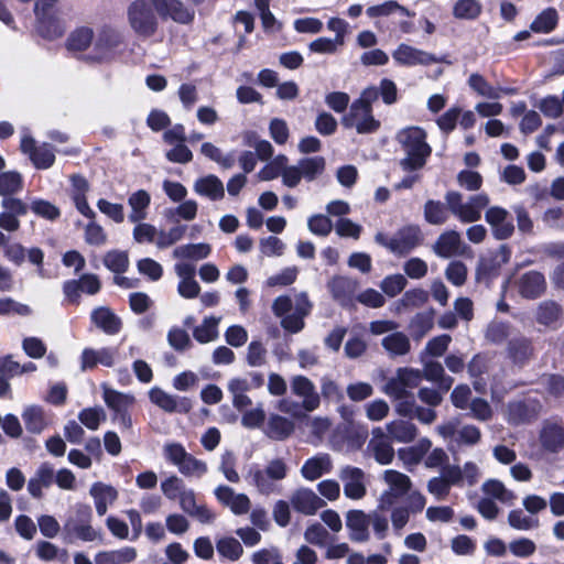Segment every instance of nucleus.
<instances>
[{
  "label": "nucleus",
  "mask_w": 564,
  "mask_h": 564,
  "mask_svg": "<svg viewBox=\"0 0 564 564\" xmlns=\"http://www.w3.org/2000/svg\"><path fill=\"white\" fill-rule=\"evenodd\" d=\"M405 156L400 161L403 171L412 172L422 169L432 149L426 142V133L420 127H408L397 134Z\"/></svg>",
  "instance_id": "nucleus-1"
},
{
  "label": "nucleus",
  "mask_w": 564,
  "mask_h": 564,
  "mask_svg": "<svg viewBox=\"0 0 564 564\" xmlns=\"http://www.w3.org/2000/svg\"><path fill=\"white\" fill-rule=\"evenodd\" d=\"M91 507L86 503H76L70 509L63 525L65 541L69 543L76 540L82 542L101 541L102 533L91 525Z\"/></svg>",
  "instance_id": "nucleus-2"
},
{
  "label": "nucleus",
  "mask_w": 564,
  "mask_h": 564,
  "mask_svg": "<svg viewBox=\"0 0 564 564\" xmlns=\"http://www.w3.org/2000/svg\"><path fill=\"white\" fill-rule=\"evenodd\" d=\"M288 475L286 464L280 459H273L264 468L252 466L249 468L246 480L254 486L264 496L280 495L282 486L280 481Z\"/></svg>",
  "instance_id": "nucleus-3"
},
{
  "label": "nucleus",
  "mask_w": 564,
  "mask_h": 564,
  "mask_svg": "<svg viewBox=\"0 0 564 564\" xmlns=\"http://www.w3.org/2000/svg\"><path fill=\"white\" fill-rule=\"evenodd\" d=\"M444 198L451 214L465 224L478 221L481 218V212L490 202L485 193L471 195L464 200L463 195L456 191H448Z\"/></svg>",
  "instance_id": "nucleus-4"
},
{
  "label": "nucleus",
  "mask_w": 564,
  "mask_h": 564,
  "mask_svg": "<svg viewBox=\"0 0 564 564\" xmlns=\"http://www.w3.org/2000/svg\"><path fill=\"white\" fill-rule=\"evenodd\" d=\"M163 455L164 458L176 466L178 471L185 477L200 478L208 470L207 464L187 453L181 443H166L163 446Z\"/></svg>",
  "instance_id": "nucleus-5"
},
{
  "label": "nucleus",
  "mask_w": 564,
  "mask_h": 564,
  "mask_svg": "<svg viewBox=\"0 0 564 564\" xmlns=\"http://www.w3.org/2000/svg\"><path fill=\"white\" fill-rule=\"evenodd\" d=\"M375 241L393 254L405 256L421 243L422 234L417 226L409 225L400 228L393 237H388L383 232H377Z\"/></svg>",
  "instance_id": "nucleus-6"
},
{
  "label": "nucleus",
  "mask_w": 564,
  "mask_h": 564,
  "mask_svg": "<svg viewBox=\"0 0 564 564\" xmlns=\"http://www.w3.org/2000/svg\"><path fill=\"white\" fill-rule=\"evenodd\" d=\"M39 33L48 40L63 35L65 24L58 15L57 0H37L34 7Z\"/></svg>",
  "instance_id": "nucleus-7"
},
{
  "label": "nucleus",
  "mask_w": 564,
  "mask_h": 564,
  "mask_svg": "<svg viewBox=\"0 0 564 564\" xmlns=\"http://www.w3.org/2000/svg\"><path fill=\"white\" fill-rule=\"evenodd\" d=\"M128 21L131 29L142 37L154 35L158 29L155 13L145 0H135L129 6Z\"/></svg>",
  "instance_id": "nucleus-8"
},
{
  "label": "nucleus",
  "mask_w": 564,
  "mask_h": 564,
  "mask_svg": "<svg viewBox=\"0 0 564 564\" xmlns=\"http://www.w3.org/2000/svg\"><path fill=\"white\" fill-rule=\"evenodd\" d=\"M121 42V34L118 31L104 28L96 37L94 36L93 47L85 58L97 63L109 62L115 57Z\"/></svg>",
  "instance_id": "nucleus-9"
},
{
  "label": "nucleus",
  "mask_w": 564,
  "mask_h": 564,
  "mask_svg": "<svg viewBox=\"0 0 564 564\" xmlns=\"http://www.w3.org/2000/svg\"><path fill=\"white\" fill-rule=\"evenodd\" d=\"M383 479L388 485V489L380 496L379 508L390 509L399 499L410 491L412 481L405 474L392 469L383 473Z\"/></svg>",
  "instance_id": "nucleus-10"
},
{
  "label": "nucleus",
  "mask_w": 564,
  "mask_h": 564,
  "mask_svg": "<svg viewBox=\"0 0 564 564\" xmlns=\"http://www.w3.org/2000/svg\"><path fill=\"white\" fill-rule=\"evenodd\" d=\"M345 128H355L359 134L375 133L380 128V121L373 117L372 107L352 102L349 111L341 120Z\"/></svg>",
  "instance_id": "nucleus-11"
},
{
  "label": "nucleus",
  "mask_w": 564,
  "mask_h": 564,
  "mask_svg": "<svg viewBox=\"0 0 564 564\" xmlns=\"http://www.w3.org/2000/svg\"><path fill=\"white\" fill-rule=\"evenodd\" d=\"M150 401L158 408L167 413H188L192 408V401L187 397L170 394L159 387H153L149 391Z\"/></svg>",
  "instance_id": "nucleus-12"
},
{
  "label": "nucleus",
  "mask_w": 564,
  "mask_h": 564,
  "mask_svg": "<svg viewBox=\"0 0 564 564\" xmlns=\"http://www.w3.org/2000/svg\"><path fill=\"white\" fill-rule=\"evenodd\" d=\"M291 391L302 400L301 406L306 412L315 411L321 404V397L315 384L305 376L297 375L292 377Z\"/></svg>",
  "instance_id": "nucleus-13"
},
{
  "label": "nucleus",
  "mask_w": 564,
  "mask_h": 564,
  "mask_svg": "<svg viewBox=\"0 0 564 564\" xmlns=\"http://www.w3.org/2000/svg\"><path fill=\"white\" fill-rule=\"evenodd\" d=\"M118 349L116 347L85 348L80 355V369L87 371L98 365L111 368L116 365Z\"/></svg>",
  "instance_id": "nucleus-14"
},
{
  "label": "nucleus",
  "mask_w": 564,
  "mask_h": 564,
  "mask_svg": "<svg viewBox=\"0 0 564 564\" xmlns=\"http://www.w3.org/2000/svg\"><path fill=\"white\" fill-rule=\"evenodd\" d=\"M393 59L402 66H416V65H430L433 63L443 62V58H438L435 55L413 47L408 44H400L392 53Z\"/></svg>",
  "instance_id": "nucleus-15"
},
{
  "label": "nucleus",
  "mask_w": 564,
  "mask_h": 564,
  "mask_svg": "<svg viewBox=\"0 0 564 564\" xmlns=\"http://www.w3.org/2000/svg\"><path fill=\"white\" fill-rule=\"evenodd\" d=\"M339 478L344 484V494L347 498L359 500L366 495L365 473L354 466H345L339 471Z\"/></svg>",
  "instance_id": "nucleus-16"
},
{
  "label": "nucleus",
  "mask_w": 564,
  "mask_h": 564,
  "mask_svg": "<svg viewBox=\"0 0 564 564\" xmlns=\"http://www.w3.org/2000/svg\"><path fill=\"white\" fill-rule=\"evenodd\" d=\"M368 453L381 465H388L393 460L394 451L390 437L381 427L371 431V438L367 445Z\"/></svg>",
  "instance_id": "nucleus-17"
},
{
  "label": "nucleus",
  "mask_w": 564,
  "mask_h": 564,
  "mask_svg": "<svg viewBox=\"0 0 564 564\" xmlns=\"http://www.w3.org/2000/svg\"><path fill=\"white\" fill-rule=\"evenodd\" d=\"M485 219L490 225L496 239L506 240L512 236L514 226L512 219H509V213L505 208L498 206L488 208Z\"/></svg>",
  "instance_id": "nucleus-18"
},
{
  "label": "nucleus",
  "mask_w": 564,
  "mask_h": 564,
  "mask_svg": "<svg viewBox=\"0 0 564 564\" xmlns=\"http://www.w3.org/2000/svg\"><path fill=\"white\" fill-rule=\"evenodd\" d=\"M151 2L162 18H171L182 24H188L194 20V10L185 7L178 0H151Z\"/></svg>",
  "instance_id": "nucleus-19"
},
{
  "label": "nucleus",
  "mask_w": 564,
  "mask_h": 564,
  "mask_svg": "<svg viewBox=\"0 0 564 564\" xmlns=\"http://www.w3.org/2000/svg\"><path fill=\"white\" fill-rule=\"evenodd\" d=\"M290 503L293 509L305 516H313L322 509L326 502L318 497L312 489L301 487L290 497Z\"/></svg>",
  "instance_id": "nucleus-20"
},
{
  "label": "nucleus",
  "mask_w": 564,
  "mask_h": 564,
  "mask_svg": "<svg viewBox=\"0 0 564 564\" xmlns=\"http://www.w3.org/2000/svg\"><path fill=\"white\" fill-rule=\"evenodd\" d=\"M541 410L542 404L538 400L525 399L510 402L508 405L509 421L513 424L529 422L535 419Z\"/></svg>",
  "instance_id": "nucleus-21"
},
{
  "label": "nucleus",
  "mask_w": 564,
  "mask_h": 564,
  "mask_svg": "<svg viewBox=\"0 0 564 564\" xmlns=\"http://www.w3.org/2000/svg\"><path fill=\"white\" fill-rule=\"evenodd\" d=\"M215 496L219 502L228 507L235 514H246L251 507L250 499L245 494H236L228 486H218Z\"/></svg>",
  "instance_id": "nucleus-22"
},
{
  "label": "nucleus",
  "mask_w": 564,
  "mask_h": 564,
  "mask_svg": "<svg viewBox=\"0 0 564 564\" xmlns=\"http://www.w3.org/2000/svg\"><path fill=\"white\" fill-rule=\"evenodd\" d=\"M55 482V470L52 464L42 463L34 475L28 481V491L35 498L43 496V489L51 487Z\"/></svg>",
  "instance_id": "nucleus-23"
},
{
  "label": "nucleus",
  "mask_w": 564,
  "mask_h": 564,
  "mask_svg": "<svg viewBox=\"0 0 564 564\" xmlns=\"http://www.w3.org/2000/svg\"><path fill=\"white\" fill-rule=\"evenodd\" d=\"M518 290L525 299L541 296L546 290L544 274L535 270L523 273L518 280Z\"/></svg>",
  "instance_id": "nucleus-24"
},
{
  "label": "nucleus",
  "mask_w": 564,
  "mask_h": 564,
  "mask_svg": "<svg viewBox=\"0 0 564 564\" xmlns=\"http://www.w3.org/2000/svg\"><path fill=\"white\" fill-rule=\"evenodd\" d=\"M346 527L354 542H366L370 538L369 516L362 510H350L346 514Z\"/></svg>",
  "instance_id": "nucleus-25"
},
{
  "label": "nucleus",
  "mask_w": 564,
  "mask_h": 564,
  "mask_svg": "<svg viewBox=\"0 0 564 564\" xmlns=\"http://www.w3.org/2000/svg\"><path fill=\"white\" fill-rule=\"evenodd\" d=\"M193 189L197 195L214 202L220 200L225 196L224 183L214 174L198 177L194 182Z\"/></svg>",
  "instance_id": "nucleus-26"
},
{
  "label": "nucleus",
  "mask_w": 564,
  "mask_h": 564,
  "mask_svg": "<svg viewBox=\"0 0 564 564\" xmlns=\"http://www.w3.org/2000/svg\"><path fill=\"white\" fill-rule=\"evenodd\" d=\"M434 252L441 258H452L463 253V241L459 232L448 230L443 232L433 246Z\"/></svg>",
  "instance_id": "nucleus-27"
},
{
  "label": "nucleus",
  "mask_w": 564,
  "mask_h": 564,
  "mask_svg": "<svg viewBox=\"0 0 564 564\" xmlns=\"http://www.w3.org/2000/svg\"><path fill=\"white\" fill-rule=\"evenodd\" d=\"M100 387L102 390L104 402L112 414L130 410L134 405L135 398L133 394L115 390L107 383H101Z\"/></svg>",
  "instance_id": "nucleus-28"
},
{
  "label": "nucleus",
  "mask_w": 564,
  "mask_h": 564,
  "mask_svg": "<svg viewBox=\"0 0 564 564\" xmlns=\"http://www.w3.org/2000/svg\"><path fill=\"white\" fill-rule=\"evenodd\" d=\"M93 324L107 335H116L121 330V319L107 306H99L90 314Z\"/></svg>",
  "instance_id": "nucleus-29"
},
{
  "label": "nucleus",
  "mask_w": 564,
  "mask_h": 564,
  "mask_svg": "<svg viewBox=\"0 0 564 564\" xmlns=\"http://www.w3.org/2000/svg\"><path fill=\"white\" fill-rule=\"evenodd\" d=\"M335 301L346 306L351 303L357 282L348 276L336 275L327 284Z\"/></svg>",
  "instance_id": "nucleus-30"
},
{
  "label": "nucleus",
  "mask_w": 564,
  "mask_h": 564,
  "mask_svg": "<svg viewBox=\"0 0 564 564\" xmlns=\"http://www.w3.org/2000/svg\"><path fill=\"white\" fill-rule=\"evenodd\" d=\"M332 467L333 464L330 456L325 453H319L305 460L301 467V475L306 480L314 481L323 475L328 474L332 470Z\"/></svg>",
  "instance_id": "nucleus-31"
},
{
  "label": "nucleus",
  "mask_w": 564,
  "mask_h": 564,
  "mask_svg": "<svg viewBox=\"0 0 564 564\" xmlns=\"http://www.w3.org/2000/svg\"><path fill=\"white\" fill-rule=\"evenodd\" d=\"M540 443L544 451L558 453L564 448V427L557 423L546 422L540 432Z\"/></svg>",
  "instance_id": "nucleus-32"
},
{
  "label": "nucleus",
  "mask_w": 564,
  "mask_h": 564,
  "mask_svg": "<svg viewBox=\"0 0 564 564\" xmlns=\"http://www.w3.org/2000/svg\"><path fill=\"white\" fill-rule=\"evenodd\" d=\"M534 355L531 339L524 336H517L508 343V356L518 366L527 365Z\"/></svg>",
  "instance_id": "nucleus-33"
},
{
  "label": "nucleus",
  "mask_w": 564,
  "mask_h": 564,
  "mask_svg": "<svg viewBox=\"0 0 564 564\" xmlns=\"http://www.w3.org/2000/svg\"><path fill=\"white\" fill-rule=\"evenodd\" d=\"M89 494L94 498L96 512L100 517L106 514L108 506H111L118 498V491L112 486L102 482L93 484Z\"/></svg>",
  "instance_id": "nucleus-34"
},
{
  "label": "nucleus",
  "mask_w": 564,
  "mask_h": 564,
  "mask_svg": "<svg viewBox=\"0 0 564 564\" xmlns=\"http://www.w3.org/2000/svg\"><path fill=\"white\" fill-rule=\"evenodd\" d=\"M563 314L562 306L552 300L541 302L535 310V321L540 325L550 328H556Z\"/></svg>",
  "instance_id": "nucleus-35"
},
{
  "label": "nucleus",
  "mask_w": 564,
  "mask_h": 564,
  "mask_svg": "<svg viewBox=\"0 0 564 564\" xmlns=\"http://www.w3.org/2000/svg\"><path fill=\"white\" fill-rule=\"evenodd\" d=\"M421 372L422 378L436 383L442 392H447L454 382V379L445 373L443 366L438 361H425Z\"/></svg>",
  "instance_id": "nucleus-36"
},
{
  "label": "nucleus",
  "mask_w": 564,
  "mask_h": 564,
  "mask_svg": "<svg viewBox=\"0 0 564 564\" xmlns=\"http://www.w3.org/2000/svg\"><path fill=\"white\" fill-rule=\"evenodd\" d=\"M137 558V550L123 546L118 550L100 551L95 555L96 564H129Z\"/></svg>",
  "instance_id": "nucleus-37"
},
{
  "label": "nucleus",
  "mask_w": 564,
  "mask_h": 564,
  "mask_svg": "<svg viewBox=\"0 0 564 564\" xmlns=\"http://www.w3.org/2000/svg\"><path fill=\"white\" fill-rule=\"evenodd\" d=\"M294 431V423L279 414H271L268 419L265 434L276 441L288 438Z\"/></svg>",
  "instance_id": "nucleus-38"
},
{
  "label": "nucleus",
  "mask_w": 564,
  "mask_h": 564,
  "mask_svg": "<svg viewBox=\"0 0 564 564\" xmlns=\"http://www.w3.org/2000/svg\"><path fill=\"white\" fill-rule=\"evenodd\" d=\"M387 432L395 442L410 443L415 438L417 429L411 421L394 420L387 424Z\"/></svg>",
  "instance_id": "nucleus-39"
},
{
  "label": "nucleus",
  "mask_w": 564,
  "mask_h": 564,
  "mask_svg": "<svg viewBox=\"0 0 564 564\" xmlns=\"http://www.w3.org/2000/svg\"><path fill=\"white\" fill-rule=\"evenodd\" d=\"M151 197L148 192L144 189H139L132 195H130L128 199V204L131 207V213L129 214V220L131 223H140L147 218V209L150 205Z\"/></svg>",
  "instance_id": "nucleus-40"
},
{
  "label": "nucleus",
  "mask_w": 564,
  "mask_h": 564,
  "mask_svg": "<svg viewBox=\"0 0 564 564\" xmlns=\"http://www.w3.org/2000/svg\"><path fill=\"white\" fill-rule=\"evenodd\" d=\"M511 258V250L507 245H501L499 249L495 252L491 259L481 260L478 271H477V280L481 279V274H494L501 265L509 262Z\"/></svg>",
  "instance_id": "nucleus-41"
},
{
  "label": "nucleus",
  "mask_w": 564,
  "mask_h": 564,
  "mask_svg": "<svg viewBox=\"0 0 564 564\" xmlns=\"http://www.w3.org/2000/svg\"><path fill=\"white\" fill-rule=\"evenodd\" d=\"M382 347L391 357H398L406 355L410 351L411 344L405 334L394 332L382 339Z\"/></svg>",
  "instance_id": "nucleus-42"
},
{
  "label": "nucleus",
  "mask_w": 564,
  "mask_h": 564,
  "mask_svg": "<svg viewBox=\"0 0 564 564\" xmlns=\"http://www.w3.org/2000/svg\"><path fill=\"white\" fill-rule=\"evenodd\" d=\"M448 205L445 202L429 199L424 204V219L431 225H443L448 219Z\"/></svg>",
  "instance_id": "nucleus-43"
},
{
  "label": "nucleus",
  "mask_w": 564,
  "mask_h": 564,
  "mask_svg": "<svg viewBox=\"0 0 564 564\" xmlns=\"http://www.w3.org/2000/svg\"><path fill=\"white\" fill-rule=\"evenodd\" d=\"M219 317H205L200 325L193 329V337L200 344H207L218 338Z\"/></svg>",
  "instance_id": "nucleus-44"
},
{
  "label": "nucleus",
  "mask_w": 564,
  "mask_h": 564,
  "mask_svg": "<svg viewBox=\"0 0 564 564\" xmlns=\"http://www.w3.org/2000/svg\"><path fill=\"white\" fill-rule=\"evenodd\" d=\"M94 43V32L91 29L82 26L73 31L66 42V47L70 52H83Z\"/></svg>",
  "instance_id": "nucleus-45"
},
{
  "label": "nucleus",
  "mask_w": 564,
  "mask_h": 564,
  "mask_svg": "<svg viewBox=\"0 0 564 564\" xmlns=\"http://www.w3.org/2000/svg\"><path fill=\"white\" fill-rule=\"evenodd\" d=\"M212 248L208 243H187L176 247L173 257L176 259L203 260L210 254Z\"/></svg>",
  "instance_id": "nucleus-46"
},
{
  "label": "nucleus",
  "mask_w": 564,
  "mask_h": 564,
  "mask_svg": "<svg viewBox=\"0 0 564 564\" xmlns=\"http://www.w3.org/2000/svg\"><path fill=\"white\" fill-rule=\"evenodd\" d=\"M216 550L221 557L231 562L238 561L243 554L241 543L232 536H221L217 539Z\"/></svg>",
  "instance_id": "nucleus-47"
},
{
  "label": "nucleus",
  "mask_w": 564,
  "mask_h": 564,
  "mask_svg": "<svg viewBox=\"0 0 564 564\" xmlns=\"http://www.w3.org/2000/svg\"><path fill=\"white\" fill-rule=\"evenodd\" d=\"M25 429L33 434H40L46 426L43 409L37 405L25 408L22 413Z\"/></svg>",
  "instance_id": "nucleus-48"
},
{
  "label": "nucleus",
  "mask_w": 564,
  "mask_h": 564,
  "mask_svg": "<svg viewBox=\"0 0 564 564\" xmlns=\"http://www.w3.org/2000/svg\"><path fill=\"white\" fill-rule=\"evenodd\" d=\"M481 489L485 495L509 506L513 505L516 499L514 492L506 488V486L497 479H489L485 481Z\"/></svg>",
  "instance_id": "nucleus-49"
},
{
  "label": "nucleus",
  "mask_w": 564,
  "mask_h": 564,
  "mask_svg": "<svg viewBox=\"0 0 564 564\" xmlns=\"http://www.w3.org/2000/svg\"><path fill=\"white\" fill-rule=\"evenodd\" d=\"M297 164L301 169L303 178L307 182H312L324 172L326 161L323 156L317 155L303 158L299 160Z\"/></svg>",
  "instance_id": "nucleus-50"
},
{
  "label": "nucleus",
  "mask_w": 564,
  "mask_h": 564,
  "mask_svg": "<svg viewBox=\"0 0 564 564\" xmlns=\"http://www.w3.org/2000/svg\"><path fill=\"white\" fill-rule=\"evenodd\" d=\"M482 11L478 0H458L453 6V15L458 20H476Z\"/></svg>",
  "instance_id": "nucleus-51"
},
{
  "label": "nucleus",
  "mask_w": 564,
  "mask_h": 564,
  "mask_svg": "<svg viewBox=\"0 0 564 564\" xmlns=\"http://www.w3.org/2000/svg\"><path fill=\"white\" fill-rule=\"evenodd\" d=\"M558 21V14L555 9L547 8L543 10L531 23L530 29L536 33L552 32Z\"/></svg>",
  "instance_id": "nucleus-52"
},
{
  "label": "nucleus",
  "mask_w": 564,
  "mask_h": 564,
  "mask_svg": "<svg viewBox=\"0 0 564 564\" xmlns=\"http://www.w3.org/2000/svg\"><path fill=\"white\" fill-rule=\"evenodd\" d=\"M181 204L175 208H169L165 210V217L169 220H177L181 218L186 221H191L196 218L198 204L194 199H187L180 202Z\"/></svg>",
  "instance_id": "nucleus-53"
},
{
  "label": "nucleus",
  "mask_w": 564,
  "mask_h": 564,
  "mask_svg": "<svg viewBox=\"0 0 564 564\" xmlns=\"http://www.w3.org/2000/svg\"><path fill=\"white\" fill-rule=\"evenodd\" d=\"M394 12H400L406 17H414V12H411L409 9L399 4L394 0H389L377 6H371L366 10V13L369 18L388 17Z\"/></svg>",
  "instance_id": "nucleus-54"
},
{
  "label": "nucleus",
  "mask_w": 564,
  "mask_h": 564,
  "mask_svg": "<svg viewBox=\"0 0 564 564\" xmlns=\"http://www.w3.org/2000/svg\"><path fill=\"white\" fill-rule=\"evenodd\" d=\"M468 84L479 96L488 99H499L500 90L490 85L480 74H471Z\"/></svg>",
  "instance_id": "nucleus-55"
},
{
  "label": "nucleus",
  "mask_w": 564,
  "mask_h": 564,
  "mask_svg": "<svg viewBox=\"0 0 564 564\" xmlns=\"http://www.w3.org/2000/svg\"><path fill=\"white\" fill-rule=\"evenodd\" d=\"M22 176L17 172H4L0 174V195L12 196L22 189Z\"/></svg>",
  "instance_id": "nucleus-56"
},
{
  "label": "nucleus",
  "mask_w": 564,
  "mask_h": 564,
  "mask_svg": "<svg viewBox=\"0 0 564 564\" xmlns=\"http://www.w3.org/2000/svg\"><path fill=\"white\" fill-rule=\"evenodd\" d=\"M79 422L91 431H96L106 420L105 410L100 406L86 408L78 413Z\"/></svg>",
  "instance_id": "nucleus-57"
},
{
  "label": "nucleus",
  "mask_w": 564,
  "mask_h": 564,
  "mask_svg": "<svg viewBox=\"0 0 564 564\" xmlns=\"http://www.w3.org/2000/svg\"><path fill=\"white\" fill-rule=\"evenodd\" d=\"M30 160L36 169H48L55 162L54 149L48 143H43L33 151Z\"/></svg>",
  "instance_id": "nucleus-58"
},
{
  "label": "nucleus",
  "mask_w": 564,
  "mask_h": 564,
  "mask_svg": "<svg viewBox=\"0 0 564 564\" xmlns=\"http://www.w3.org/2000/svg\"><path fill=\"white\" fill-rule=\"evenodd\" d=\"M104 264L115 273H123L129 267L128 253L120 250H111L106 253Z\"/></svg>",
  "instance_id": "nucleus-59"
},
{
  "label": "nucleus",
  "mask_w": 564,
  "mask_h": 564,
  "mask_svg": "<svg viewBox=\"0 0 564 564\" xmlns=\"http://www.w3.org/2000/svg\"><path fill=\"white\" fill-rule=\"evenodd\" d=\"M186 229L187 227L185 225H177L170 228L167 231L161 230L158 232V238L155 240L156 247L159 249H165L173 246L184 237Z\"/></svg>",
  "instance_id": "nucleus-60"
},
{
  "label": "nucleus",
  "mask_w": 564,
  "mask_h": 564,
  "mask_svg": "<svg viewBox=\"0 0 564 564\" xmlns=\"http://www.w3.org/2000/svg\"><path fill=\"white\" fill-rule=\"evenodd\" d=\"M508 523L517 530L528 531L539 527V519L524 514L521 509L511 510L508 516Z\"/></svg>",
  "instance_id": "nucleus-61"
},
{
  "label": "nucleus",
  "mask_w": 564,
  "mask_h": 564,
  "mask_svg": "<svg viewBox=\"0 0 564 564\" xmlns=\"http://www.w3.org/2000/svg\"><path fill=\"white\" fill-rule=\"evenodd\" d=\"M511 335L509 323L492 321L486 329V338L494 344H502Z\"/></svg>",
  "instance_id": "nucleus-62"
},
{
  "label": "nucleus",
  "mask_w": 564,
  "mask_h": 564,
  "mask_svg": "<svg viewBox=\"0 0 564 564\" xmlns=\"http://www.w3.org/2000/svg\"><path fill=\"white\" fill-rule=\"evenodd\" d=\"M167 343L176 351H185L192 347V340L188 333L177 326H174L169 330Z\"/></svg>",
  "instance_id": "nucleus-63"
},
{
  "label": "nucleus",
  "mask_w": 564,
  "mask_h": 564,
  "mask_svg": "<svg viewBox=\"0 0 564 564\" xmlns=\"http://www.w3.org/2000/svg\"><path fill=\"white\" fill-rule=\"evenodd\" d=\"M540 382L551 397L564 398V377L560 375H543Z\"/></svg>",
  "instance_id": "nucleus-64"
}]
</instances>
